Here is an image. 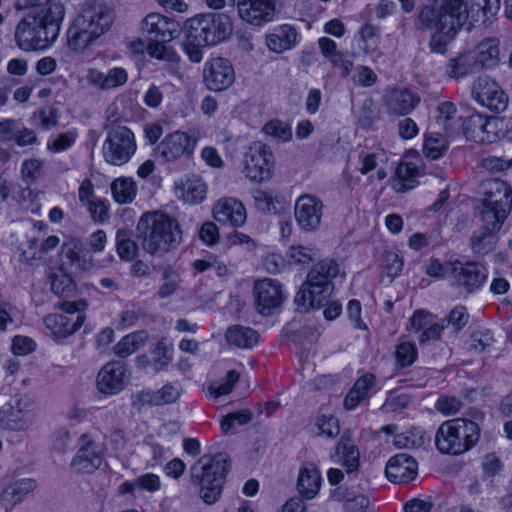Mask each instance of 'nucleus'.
I'll return each mask as SVG.
<instances>
[{
    "label": "nucleus",
    "instance_id": "c85d7f7f",
    "mask_svg": "<svg viewBox=\"0 0 512 512\" xmlns=\"http://www.w3.org/2000/svg\"><path fill=\"white\" fill-rule=\"evenodd\" d=\"M435 124L444 131L447 137L457 135L462 128V118L458 115V109L452 101L439 102L434 110Z\"/></svg>",
    "mask_w": 512,
    "mask_h": 512
},
{
    "label": "nucleus",
    "instance_id": "4c0bfd02",
    "mask_svg": "<svg viewBox=\"0 0 512 512\" xmlns=\"http://www.w3.org/2000/svg\"><path fill=\"white\" fill-rule=\"evenodd\" d=\"M162 42L161 40H151L147 46V53L152 58L168 62L169 72L181 81L182 75L179 71V57Z\"/></svg>",
    "mask_w": 512,
    "mask_h": 512
},
{
    "label": "nucleus",
    "instance_id": "39448f33",
    "mask_svg": "<svg viewBox=\"0 0 512 512\" xmlns=\"http://www.w3.org/2000/svg\"><path fill=\"white\" fill-rule=\"evenodd\" d=\"M479 425L467 418H453L440 424L435 446L442 454L458 456L471 450L479 441Z\"/></svg>",
    "mask_w": 512,
    "mask_h": 512
},
{
    "label": "nucleus",
    "instance_id": "ea45409f",
    "mask_svg": "<svg viewBox=\"0 0 512 512\" xmlns=\"http://www.w3.org/2000/svg\"><path fill=\"white\" fill-rule=\"evenodd\" d=\"M110 190L116 203L130 204L137 195V184L130 177H119L111 183Z\"/></svg>",
    "mask_w": 512,
    "mask_h": 512
},
{
    "label": "nucleus",
    "instance_id": "20e7f679",
    "mask_svg": "<svg viewBox=\"0 0 512 512\" xmlns=\"http://www.w3.org/2000/svg\"><path fill=\"white\" fill-rule=\"evenodd\" d=\"M114 19L113 10L104 4L86 6L68 30V47L74 52L83 53L110 30Z\"/></svg>",
    "mask_w": 512,
    "mask_h": 512
},
{
    "label": "nucleus",
    "instance_id": "6e6d98bb",
    "mask_svg": "<svg viewBox=\"0 0 512 512\" xmlns=\"http://www.w3.org/2000/svg\"><path fill=\"white\" fill-rule=\"evenodd\" d=\"M392 443L397 448H416L424 443V436L420 431L411 430L394 435Z\"/></svg>",
    "mask_w": 512,
    "mask_h": 512
},
{
    "label": "nucleus",
    "instance_id": "f03ea898",
    "mask_svg": "<svg viewBox=\"0 0 512 512\" xmlns=\"http://www.w3.org/2000/svg\"><path fill=\"white\" fill-rule=\"evenodd\" d=\"M464 18L463 0H433L420 8L416 26L433 31L430 48L435 53L443 54L457 30L464 25Z\"/></svg>",
    "mask_w": 512,
    "mask_h": 512
},
{
    "label": "nucleus",
    "instance_id": "4468645a",
    "mask_svg": "<svg viewBox=\"0 0 512 512\" xmlns=\"http://www.w3.org/2000/svg\"><path fill=\"white\" fill-rule=\"evenodd\" d=\"M323 202L312 194L299 196L294 206V216L299 228L305 232L316 231L323 216Z\"/></svg>",
    "mask_w": 512,
    "mask_h": 512
},
{
    "label": "nucleus",
    "instance_id": "2f4dec72",
    "mask_svg": "<svg viewBox=\"0 0 512 512\" xmlns=\"http://www.w3.org/2000/svg\"><path fill=\"white\" fill-rule=\"evenodd\" d=\"M477 65L481 70L495 67L500 60L499 40L489 37L481 40L473 49H470Z\"/></svg>",
    "mask_w": 512,
    "mask_h": 512
},
{
    "label": "nucleus",
    "instance_id": "72a5a7b5",
    "mask_svg": "<svg viewBox=\"0 0 512 512\" xmlns=\"http://www.w3.org/2000/svg\"><path fill=\"white\" fill-rule=\"evenodd\" d=\"M297 38L296 29L291 25L284 24L266 36V45L270 51L282 53L296 46Z\"/></svg>",
    "mask_w": 512,
    "mask_h": 512
},
{
    "label": "nucleus",
    "instance_id": "5fc2aeb1",
    "mask_svg": "<svg viewBox=\"0 0 512 512\" xmlns=\"http://www.w3.org/2000/svg\"><path fill=\"white\" fill-rule=\"evenodd\" d=\"M77 132L69 130L65 133L50 137L47 141V150L52 153H60L72 147L76 141Z\"/></svg>",
    "mask_w": 512,
    "mask_h": 512
},
{
    "label": "nucleus",
    "instance_id": "864d4df0",
    "mask_svg": "<svg viewBox=\"0 0 512 512\" xmlns=\"http://www.w3.org/2000/svg\"><path fill=\"white\" fill-rule=\"evenodd\" d=\"M317 252L312 246L292 245L286 251V258L293 264H308L314 260Z\"/></svg>",
    "mask_w": 512,
    "mask_h": 512
},
{
    "label": "nucleus",
    "instance_id": "a18cd8bd",
    "mask_svg": "<svg viewBox=\"0 0 512 512\" xmlns=\"http://www.w3.org/2000/svg\"><path fill=\"white\" fill-rule=\"evenodd\" d=\"M497 243L496 232L480 228L471 237V247L474 253L484 255L491 252Z\"/></svg>",
    "mask_w": 512,
    "mask_h": 512
},
{
    "label": "nucleus",
    "instance_id": "13d9d810",
    "mask_svg": "<svg viewBox=\"0 0 512 512\" xmlns=\"http://www.w3.org/2000/svg\"><path fill=\"white\" fill-rule=\"evenodd\" d=\"M91 219L96 223H104L109 217L110 205L106 199L95 198L86 205Z\"/></svg>",
    "mask_w": 512,
    "mask_h": 512
},
{
    "label": "nucleus",
    "instance_id": "423d86ee",
    "mask_svg": "<svg viewBox=\"0 0 512 512\" xmlns=\"http://www.w3.org/2000/svg\"><path fill=\"white\" fill-rule=\"evenodd\" d=\"M338 264L331 259L316 263L296 294L295 302L305 308H320L328 303L332 294L331 279L339 273Z\"/></svg>",
    "mask_w": 512,
    "mask_h": 512
},
{
    "label": "nucleus",
    "instance_id": "a19ab883",
    "mask_svg": "<svg viewBox=\"0 0 512 512\" xmlns=\"http://www.w3.org/2000/svg\"><path fill=\"white\" fill-rule=\"evenodd\" d=\"M182 393L181 384L177 381L165 384L161 389L152 393H143V400L152 405H165L176 402Z\"/></svg>",
    "mask_w": 512,
    "mask_h": 512
},
{
    "label": "nucleus",
    "instance_id": "f8f14e48",
    "mask_svg": "<svg viewBox=\"0 0 512 512\" xmlns=\"http://www.w3.org/2000/svg\"><path fill=\"white\" fill-rule=\"evenodd\" d=\"M274 167V156L269 147L260 141L253 142L243 159V174L254 182L269 180Z\"/></svg>",
    "mask_w": 512,
    "mask_h": 512
},
{
    "label": "nucleus",
    "instance_id": "7ed1b4c3",
    "mask_svg": "<svg viewBox=\"0 0 512 512\" xmlns=\"http://www.w3.org/2000/svg\"><path fill=\"white\" fill-rule=\"evenodd\" d=\"M136 238L150 255L164 254L177 247L182 231L178 221L160 211H147L137 221Z\"/></svg>",
    "mask_w": 512,
    "mask_h": 512
},
{
    "label": "nucleus",
    "instance_id": "9b49d317",
    "mask_svg": "<svg viewBox=\"0 0 512 512\" xmlns=\"http://www.w3.org/2000/svg\"><path fill=\"white\" fill-rule=\"evenodd\" d=\"M137 149L133 132L124 126L112 127L103 144L105 160L115 166L127 163Z\"/></svg>",
    "mask_w": 512,
    "mask_h": 512
},
{
    "label": "nucleus",
    "instance_id": "dca6fc26",
    "mask_svg": "<svg viewBox=\"0 0 512 512\" xmlns=\"http://www.w3.org/2000/svg\"><path fill=\"white\" fill-rule=\"evenodd\" d=\"M203 81L211 91H224L235 81L234 67L225 58H212L204 64Z\"/></svg>",
    "mask_w": 512,
    "mask_h": 512
},
{
    "label": "nucleus",
    "instance_id": "bb28decb",
    "mask_svg": "<svg viewBox=\"0 0 512 512\" xmlns=\"http://www.w3.org/2000/svg\"><path fill=\"white\" fill-rule=\"evenodd\" d=\"M417 462L405 453L397 454L386 464L385 474L393 483H404L415 479L417 475Z\"/></svg>",
    "mask_w": 512,
    "mask_h": 512
},
{
    "label": "nucleus",
    "instance_id": "4be33fe9",
    "mask_svg": "<svg viewBox=\"0 0 512 512\" xmlns=\"http://www.w3.org/2000/svg\"><path fill=\"white\" fill-rule=\"evenodd\" d=\"M193 145L190 136L182 131L168 134L157 146V155L163 162H173L190 154Z\"/></svg>",
    "mask_w": 512,
    "mask_h": 512
},
{
    "label": "nucleus",
    "instance_id": "37998d69",
    "mask_svg": "<svg viewBox=\"0 0 512 512\" xmlns=\"http://www.w3.org/2000/svg\"><path fill=\"white\" fill-rule=\"evenodd\" d=\"M447 135L440 132H430L425 135L423 143V153L427 158L436 160L440 158L448 148Z\"/></svg>",
    "mask_w": 512,
    "mask_h": 512
},
{
    "label": "nucleus",
    "instance_id": "aec40b11",
    "mask_svg": "<svg viewBox=\"0 0 512 512\" xmlns=\"http://www.w3.org/2000/svg\"><path fill=\"white\" fill-rule=\"evenodd\" d=\"M254 295L256 308L263 315H270L275 308L280 306L284 297L281 284L269 278L255 283Z\"/></svg>",
    "mask_w": 512,
    "mask_h": 512
},
{
    "label": "nucleus",
    "instance_id": "c03bdc74",
    "mask_svg": "<svg viewBox=\"0 0 512 512\" xmlns=\"http://www.w3.org/2000/svg\"><path fill=\"white\" fill-rule=\"evenodd\" d=\"M261 131L266 137L278 143L288 142L292 139V129L290 125L279 119H272L266 122Z\"/></svg>",
    "mask_w": 512,
    "mask_h": 512
},
{
    "label": "nucleus",
    "instance_id": "9d476101",
    "mask_svg": "<svg viewBox=\"0 0 512 512\" xmlns=\"http://www.w3.org/2000/svg\"><path fill=\"white\" fill-rule=\"evenodd\" d=\"M187 31L197 44L212 46L231 34V24L223 15H200L188 21Z\"/></svg>",
    "mask_w": 512,
    "mask_h": 512
},
{
    "label": "nucleus",
    "instance_id": "bf43d9fd",
    "mask_svg": "<svg viewBox=\"0 0 512 512\" xmlns=\"http://www.w3.org/2000/svg\"><path fill=\"white\" fill-rule=\"evenodd\" d=\"M239 373L235 370H230L225 378L220 383L211 384L209 387L210 393L215 397L228 395L232 392L235 383L239 380Z\"/></svg>",
    "mask_w": 512,
    "mask_h": 512
},
{
    "label": "nucleus",
    "instance_id": "f3484780",
    "mask_svg": "<svg viewBox=\"0 0 512 512\" xmlns=\"http://www.w3.org/2000/svg\"><path fill=\"white\" fill-rule=\"evenodd\" d=\"M33 408L34 401L29 395H15L9 412L0 416V426L12 431L26 430L32 424Z\"/></svg>",
    "mask_w": 512,
    "mask_h": 512
},
{
    "label": "nucleus",
    "instance_id": "0e129e2a",
    "mask_svg": "<svg viewBox=\"0 0 512 512\" xmlns=\"http://www.w3.org/2000/svg\"><path fill=\"white\" fill-rule=\"evenodd\" d=\"M172 360L171 351L164 343H158L153 351L151 366L153 371L158 373L165 370Z\"/></svg>",
    "mask_w": 512,
    "mask_h": 512
},
{
    "label": "nucleus",
    "instance_id": "0eeeda50",
    "mask_svg": "<svg viewBox=\"0 0 512 512\" xmlns=\"http://www.w3.org/2000/svg\"><path fill=\"white\" fill-rule=\"evenodd\" d=\"M484 199L480 210L481 228L499 231L512 207V188L504 181L490 179L482 183Z\"/></svg>",
    "mask_w": 512,
    "mask_h": 512
},
{
    "label": "nucleus",
    "instance_id": "79ce46f5",
    "mask_svg": "<svg viewBox=\"0 0 512 512\" xmlns=\"http://www.w3.org/2000/svg\"><path fill=\"white\" fill-rule=\"evenodd\" d=\"M148 340V333L144 330L132 332L124 336L113 348L120 358H126L141 349Z\"/></svg>",
    "mask_w": 512,
    "mask_h": 512
},
{
    "label": "nucleus",
    "instance_id": "f704fd0d",
    "mask_svg": "<svg viewBox=\"0 0 512 512\" xmlns=\"http://www.w3.org/2000/svg\"><path fill=\"white\" fill-rule=\"evenodd\" d=\"M375 385L376 378L373 374L366 373L358 378L344 399V407L347 410L356 408L361 401L370 397Z\"/></svg>",
    "mask_w": 512,
    "mask_h": 512
},
{
    "label": "nucleus",
    "instance_id": "69168bd1",
    "mask_svg": "<svg viewBox=\"0 0 512 512\" xmlns=\"http://www.w3.org/2000/svg\"><path fill=\"white\" fill-rule=\"evenodd\" d=\"M251 419L252 413L248 409L230 413L222 419L221 429L224 432H228L230 429L234 428L235 424L244 425L250 422Z\"/></svg>",
    "mask_w": 512,
    "mask_h": 512
},
{
    "label": "nucleus",
    "instance_id": "cd10ccee",
    "mask_svg": "<svg viewBox=\"0 0 512 512\" xmlns=\"http://www.w3.org/2000/svg\"><path fill=\"white\" fill-rule=\"evenodd\" d=\"M85 79L90 86L105 91L125 85L128 81V73L122 67L111 68L106 73L90 68L86 72Z\"/></svg>",
    "mask_w": 512,
    "mask_h": 512
},
{
    "label": "nucleus",
    "instance_id": "a211bd4d",
    "mask_svg": "<svg viewBox=\"0 0 512 512\" xmlns=\"http://www.w3.org/2000/svg\"><path fill=\"white\" fill-rule=\"evenodd\" d=\"M140 32L150 40L169 42L179 32V24L159 13H149L139 24Z\"/></svg>",
    "mask_w": 512,
    "mask_h": 512
},
{
    "label": "nucleus",
    "instance_id": "7c9ffc66",
    "mask_svg": "<svg viewBox=\"0 0 512 512\" xmlns=\"http://www.w3.org/2000/svg\"><path fill=\"white\" fill-rule=\"evenodd\" d=\"M37 483L32 478H22L9 483L0 493V504L6 509L11 510L15 505L33 492Z\"/></svg>",
    "mask_w": 512,
    "mask_h": 512
},
{
    "label": "nucleus",
    "instance_id": "680f3d73",
    "mask_svg": "<svg viewBox=\"0 0 512 512\" xmlns=\"http://www.w3.org/2000/svg\"><path fill=\"white\" fill-rule=\"evenodd\" d=\"M316 426L319 434L328 438H334L340 433L339 421L333 415L322 414L317 418Z\"/></svg>",
    "mask_w": 512,
    "mask_h": 512
},
{
    "label": "nucleus",
    "instance_id": "3c124183",
    "mask_svg": "<svg viewBox=\"0 0 512 512\" xmlns=\"http://www.w3.org/2000/svg\"><path fill=\"white\" fill-rule=\"evenodd\" d=\"M44 161L39 158H27L20 167L21 179L27 184L35 183L43 174Z\"/></svg>",
    "mask_w": 512,
    "mask_h": 512
},
{
    "label": "nucleus",
    "instance_id": "e433bc0d",
    "mask_svg": "<svg viewBox=\"0 0 512 512\" xmlns=\"http://www.w3.org/2000/svg\"><path fill=\"white\" fill-rule=\"evenodd\" d=\"M479 71L480 69L470 50L449 59L446 65V74L453 79H460Z\"/></svg>",
    "mask_w": 512,
    "mask_h": 512
},
{
    "label": "nucleus",
    "instance_id": "a878e982",
    "mask_svg": "<svg viewBox=\"0 0 512 512\" xmlns=\"http://www.w3.org/2000/svg\"><path fill=\"white\" fill-rule=\"evenodd\" d=\"M176 197L189 205H197L204 201L207 195V183L196 175L186 176L175 182Z\"/></svg>",
    "mask_w": 512,
    "mask_h": 512
},
{
    "label": "nucleus",
    "instance_id": "4d7b16f0",
    "mask_svg": "<svg viewBox=\"0 0 512 512\" xmlns=\"http://www.w3.org/2000/svg\"><path fill=\"white\" fill-rule=\"evenodd\" d=\"M404 266L403 258L396 251H385L382 259V267L387 276L394 279L400 275Z\"/></svg>",
    "mask_w": 512,
    "mask_h": 512
},
{
    "label": "nucleus",
    "instance_id": "e2e57ef3",
    "mask_svg": "<svg viewBox=\"0 0 512 512\" xmlns=\"http://www.w3.org/2000/svg\"><path fill=\"white\" fill-rule=\"evenodd\" d=\"M434 320L433 315L426 310H416L409 318L407 330L412 333L423 332Z\"/></svg>",
    "mask_w": 512,
    "mask_h": 512
},
{
    "label": "nucleus",
    "instance_id": "473e14b6",
    "mask_svg": "<svg viewBox=\"0 0 512 512\" xmlns=\"http://www.w3.org/2000/svg\"><path fill=\"white\" fill-rule=\"evenodd\" d=\"M321 482V473L314 463H305L301 466L297 488L303 497L313 499L319 493Z\"/></svg>",
    "mask_w": 512,
    "mask_h": 512
},
{
    "label": "nucleus",
    "instance_id": "1a4fd4ad",
    "mask_svg": "<svg viewBox=\"0 0 512 512\" xmlns=\"http://www.w3.org/2000/svg\"><path fill=\"white\" fill-rule=\"evenodd\" d=\"M59 307L61 313L49 314L44 317L43 322L55 339H64L73 335L83 325L87 302L83 299L65 301Z\"/></svg>",
    "mask_w": 512,
    "mask_h": 512
},
{
    "label": "nucleus",
    "instance_id": "49530a36",
    "mask_svg": "<svg viewBox=\"0 0 512 512\" xmlns=\"http://www.w3.org/2000/svg\"><path fill=\"white\" fill-rule=\"evenodd\" d=\"M116 250L118 256L124 261H131L138 252V246L131 239L130 232L125 229H119L116 232Z\"/></svg>",
    "mask_w": 512,
    "mask_h": 512
},
{
    "label": "nucleus",
    "instance_id": "393cba45",
    "mask_svg": "<svg viewBox=\"0 0 512 512\" xmlns=\"http://www.w3.org/2000/svg\"><path fill=\"white\" fill-rule=\"evenodd\" d=\"M420 103V96L406 87L390 90L385 97V107L389 114L403 116L411 113Z\"/></svg>",
    "mask_w": 512,
    "mask_h": 512
},
{
    "label": "nucleus",
    "instance_id": "6e6552de",
    "mask_svg": "<svg viewBox=\"0 0 512 512\" xmlns=\"http://www.w3.org/2000/svg\"><path fill=\"white\" fill-rule=\"evenodd\" d=\"M192 483L199 488L201 499L207 504L215 503L221 494L223 479L227 472V461L222 455L202 456L190 468Z\"/></svg>",
    "mask_w": 512,
    "mask_h": 512
},
{
    "label": "nucleus",
    "instance_id": "09e8293b",
    "mask_svg": "<svg viewBox=\"0 0 512 512\" xmlns=\"http://www.w3.org/2000/svg\"><path fill=\"white\" fill-rule=\"evenodd\" d=\"M418 170L412 163H400L396 168L397 180L394 188L397 192H405L414 187V178L417 176Z\"/></svg>",
    "mask_w": 512,
    "mask_h": 512
},
{
    "label": "nucleus",
    "instance_id": "603ef678",
    "mask_svg": "<svg viewBox=\"0 0 512 512\" xmlns=\"http://www.w3.org/2000/svg\"><path fill=\"white\" fill-rule=\"evenodd\" d=\"M254 205L258 211L267 214L276 210L278 195L272 190L255 189L252 192Z\"/></svg>",
    "mask_w": 512,
    "mask_h": 512
},
{
    "label": "nucleus",
    "instance_id": "412c9836",
    "mask_svg": "<svg viewBox=\"0 0 512 512\" xmlns=\"http://www.w3.org/2000/svg\"><path fill=\"white\" fill-rule=\"evenodd\" d=\"M127 382V370L123 363L105 364L97 375V388L101 393L114 395L122 391Z\"/></svg>",
    "mask_w": 512,
    "mask_h": 512
},
{
    "label": "nucleus",
    "instance_id": "052dcab7",
    "mask_svg": "<svg viewBox=\"0 0 512 512\" xmlns=\"http://www.w3.org/2000/svg\"><path fill=\"white\" fill-rule=\"evenodd\" d=\"M50 286L52 292L58 296H65L73 289L72 279L61 270L50 276Z\"/></svg>",
    "mask_w": 512,
    "mask_h": 512
},
{
    "label": "nucleus",
    "instance_id": "c9c22d12",
    "mask_svg": "<svg viewBox=\"0 0 512 512\" xmlns=\"http://www.w3.org/2000/svg\"><path fill=\"white\" fill-rule=\"evenodd\" d=\"M487 117L481 114H472L462 122V128L465 137L476 143H492L493 136L489 132H485Z\"/></svg>",
    "mask_w": 512,
    "mask_h": 512
},
{
    "label": "nucleus",
    "instance_id": "5701e85b",
    "mask_svg": "<svg viewBox=\"0 0 512 512\" xmlns=\"http://www.w3.org/2000/svg\"><path fill=\"white\" fill-rule=\"evenodd\" d=\"M332 463L341 466L347 475L358 472L360 468V451L354 441L342 435L330 453Z\"/></svg>",
    "mask_w": 512,
    "mask_h": 512
},
{
    "label": "nucleus",
    "instance_id": "6ab92c4d",
    "mask_svg": "<svg viewBox=\"0 0 512 512\" xmlns=\"http://www.w3.org/2000/svg\"><path fill=\"white\" fill-rule=\"evenodd\" d=\"M79 450L73 457L71 466L78 472L92 473L102 464V448L95 443L89 435H82L79 439Z\"/></svg>",
    "mask_w": 512,
    "mask_h": 512
},
{
    "label": "nucleus",
    "instance_id": "b1692460",
    "mask_svg": "<svg viewBox=\"0 0 512 512\" xmlns=\"http://www.w3.org/2000/svg\"><path fill=\"white\" fill-rule=\"evenodd\" d=\"M213 217L223 224L241 227L246 222V209L243 203L233 197L219 199L212 209Z\"/></svg>",
    "mask_w": 512,
    "mask_h": 512
},
{
    "label": "nucleus",
    "instance_id": "2eb2a0df",
    "mask_svg": "<svg viewBox=\"0 0 512 512\" xmlns=\"http://www.w3.org/2000/svg\"><path fill=\"white\" fill-rule=\"evenodd\" d=\"M474 99L491 111L502 112L507 108L508 97L501 87L487 76L478 77L472 86Z\"/></svg>",
    "mask_w": 512,
    "mask_h": 512
},
{
    "label": "nucleus",
    "instance_id": "58836bf2",
    "mask_svg": "<svg viewBox=\"0 0 512 512\" xmlns=\"http://www.w3.org/2000/svg\"><path fill=\"white\" fill-rule=\"evenodd\" d=\"M225 338L229 345L241 349H251L258 343L259 335L250 327L234 325L228 328Z\"/></svg>",
    "mask_w": 512,
    "mask_h": 512
},
{
    "label": "nucleus",
    "instance_id": "f257e3e1",
    "mask_svg": "<svg viewBox=\"0 0 512 512\" xmlns=\"http://www.w3.org/2000/svg\"><path fill=\"white\" fill-rule=\"evenodd\" d=\"M18 11L28 10L17 23L14 38L24 52L44 51L57 40L65 17L60 0H23L15 3Z\"/></svg>",
    "mask_w": 512,
    "mask_h": 512
},
{
    "label": "nucleus",
    "instance_id": "8fccbe9b",
    "mask_svg": "<svg viewBox=\"0 0 512 512\" xmlns=\"http://www.w3.org/2000/svg\"><path fill=\"white\" fill-rule=\"evenodd\" d=\"M395 359L400 367H408L417 359V348L413 341L401 338L395 348Z\"/></svg>",
    "mask_w": 512,
    "mask_h": 512
},
{
    "label": "nucleus",
    "instance_id": "338daca9",
    "mask_svg": "<svg viewBox=\"0 0 512 512\" xmlns=\"http://www.w3.org/2000/svg\"><path fill=\"white\" fill-rule=\"evenodd\" d=\"M359 34L361 40L364 42V50L366 52L374 50L379 41V28L372 24H365L361 27Z\"/></svg>",
    "mask_w": 512,
    "mask_h": 512
},
{
    "label": "nucleus",
    "instance_id": "de8ad7c7",
    "mask_svg": "<svg viewBox=\"0 0 512 512\" xmlns=\"http://www.w3.org/2000/svg\"><path fill=\"white\" fill-rule=\"evenodd\" d=\"M162 284L158 289V296L161 299H166L172 296L180 287L181 276L180 273L171 267H165L161 272Z\"/></svg>",
    "mask_w": 512,
    "mask_h": 512
},
{
    "label": "nucleus",
    "instance_id": "c756f323",
    "mask_svg": "<svg viewBox=\"0 0 512 512\" xmlns=\"http://www.w3.org/2000/svg\"><path fill=\"white\" fill-rule=\"evenodd\" d=\"M453 277L457 285L464 287L467 292L477 290L487 278V270L483 265L467 263L453 268Z\"/></svg>",
    "mask_w": 512,
    "mask_h": 512
},
{
    "label": "nucleus",
    "instance_id": "774afa93",
    "mask_svg": "<svg viewBox=\"0 0 512 512\" xmlns=\"http://www.w3.org/2000/svg\"><path fill=\"white\" fill-rule=\"evenodd\" d=\"M462 407V403L454 396H441L438 398L435 408L444 416L457 413Z\"/></svg>",
    "mask_w": 512,
    "mask_h": 512
},
{
    "label": "nucleus",
    "instance_id": "ddd939ff",
    "mask_svg": "<svg viewBox=\"0 0 512 512\" xmlns=\"http://www.w3.org/2000/svg\"><path fill=\"white\" fill-rule=\"evenodd\" d=\"M236 8L239 18L254 27L272 22L277 15L274 0H237Z\"/></svg>",
    "mask_w": 512,
    "mask_h": 512
}]
</instances>
